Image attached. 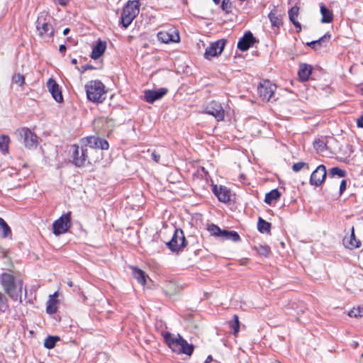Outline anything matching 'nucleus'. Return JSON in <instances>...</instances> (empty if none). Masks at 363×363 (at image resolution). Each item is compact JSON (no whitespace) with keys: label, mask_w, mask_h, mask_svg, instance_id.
<instances>
[{"label":"nucleus","mask_w":363,"mask_h":363,"mask_svg":"<svg viewBox=\"0 0 363 363\" xmlns=\"http://www.w3.org/2000/svg\"><path fill=\"white\" fill-rule=\"evenodd\" d=\"M213 192L221 202L227 203L230 199V191L225 186H220L218 187L215 185L213 187Z\"/></svg>","instance_id":"a211bd4d"},{"label":"nucleus","mask_w":363,"mask_h":363,"mask_svg":"<svg viewBox=\"0 0 363 363\" xmlns=\"http://www.w3.org/2000/svg\"><path fill=\"white\" fill-rule=\"evenodd\" d=\"M230 328L233 330V334L236 335L240 330V322L238 316L235 315L233 320L230 323Z\"/></svg>","instance_id":"ea45409f"},{"label":"nucleus","mask_w":363,"mask_h":363,"mask_svg":"<svg viewBox=\"0 0 363 363\" xmlns=\"http://www.w3.org/2000/svg\"><path fill=\"white\" fill-rule=\"evenodd\" d=\"M312 70L313 67L311 65L306 63L300 64L298 72L300 80L302 82L307 81L312 73Z\"/></svg>","instance_id":"412c9836"},{"label":"nucleus","mask_w":363,"mask_h":363,"mask_svg":"<svg viewBox=\"0 0 363 363\" xmlns=\"http://www.w3.org/2000/svg\"><path fill=\"white\" fill-rule=\"evenodd\" d=\"M69 1V0H58V2L61 6H66Z\"/></svg>","instance_id":"864d4df0"},{"label":"nucleus","mask_w":363,"mask_h":363,"mask_svg":"<svg viewBox=\"0 0 363 363\" xmlns=\"http://www.w3.org/2000/svg\"><path fill=\"white\" fill-rule=\"evenodd\" d=\"M47 87L57 102L61 103L63 101L61 89L55 79L50 78L47 82Z\"/></svg>","instance_id":"dca6fc26"},{"label":"nucleus","mask_w":363,"mask_h":363,"mask_svg":"<svg viewBox=\"0 0 363 363\" xmlns=\"http://www.w3.org/2000/svg\"><path fill=\"white\" fill-rule=\"evenodd\" d=\"M277 86L269 80L264 79L259 82L257 87L259 96L262 101H269L273 96Z\"/></svg>","instance_id":"1a4fd4ad"},{"label":"nucleus","mask_w":363,"mask_h":363,"mask_svg":"<svg viewBox=\"0 0 363 363\" xmlns=\"http://www.w3.org/2000/svg\"><path fill=\"white\" fill-rule=\"evenodd\" d=\"M18 141L24 145L26 148L34 149L38 145V137L27 128L18 129L15 133Z\"/></svg>","instance_id":"423d86ee"},{"label":"nucleus","mask_w":363,"mask_h":363,"mask_svg":"<svg viewBox=\"0 0 363 363\" xmlns=\"http://www.w3.org/2000/svg\"><path fill=\"white\" fill-rule=\"evenodd\" d=\"M320 10L322 15L321 22L323 23H331L333 20V12L323 3L320 4Z\"/></svg>","instance_id":"5701e85b"},{"label":"nucleus","mask_w":363,"mask_h":363,"mask_svg":"<svg viewBox=\"0 0 363 363\" xmlns=\"http://www.w3.org/2000/svg\"><path fill=\"white\" fill-rule=\"evenodd\" d=\"M8 308L6 296H0V311L5 312Z\"/></svg>","instance_id":"49530a36"},{"label":"nucleus","mask_w":363,"mask_h":363,"mask_svg":"<svg viewBox=\"0 0 363 363\" xmlns=\"http://www.w3.org/2000/svg\"><path fill=\"white\" fill-rule=\"evenodd\" d=\"M11 297L13 298L15 301L18 300V298H19V301L22 302V296H11Z\"/></svg>","instance_id":"6e6d98bb"},{"label":"nucleus","mask_w":363,"mask_h":363,"mask_svg":"<svg viewBox=\"0 0 363 363\" xmlns=\"http://www.w3.org/2000/svg\"><path fill=\"white\" fill-rule=\"evenodd\" d=\"M60 340V337L57 336H48L44 342V346L47 349H52L55 347L57 341Z\"/></svg>","instance_id":"f704fd0d"},{"label":"nucleus","mask_w":363,"mask_h":363,"mask_svg":"<svg viewBox=\"0 0 363 363\" xmlns=\"http://www.w3.org/2000/svg\"><path fill=\"white\" fill-rule=\"evenodd\" d=\"M160 154H159L156 150H152L151 152V159L155 162L158 163L160 160Z\"/></svg>","instance_id":"09e8293b"},{"label":"nucleus","mask_w":363,"mask_h":363,"mask_svg":"<svg viewBox=\"0 0 363 363\" xmlns=\"http://www.w3.org/2000/svg\"><path fill=\"white\" fill-rule=\"evenodd\" d=\"M98 136H88L82 139V143L84 145L82 147H89L93 150L97 146Z\"/></svg>","instance_id":"7c9ffc66"},{"label":"nucleus","mask_w":363,"mask_h":363,"mask_svg":"<svg viewBox=\"0 0 363 363\" xmlns=\"http://www.w3.org/2000/svg\"><path fill=\"white\" fill-rule=\"evenodd\" d=\"M306 167L307 169H309V166L308 163L303 162H299L294 163L292 166V169L294 172H297L302 169L303 167Z\"/></svg>","instance_id":"37998d69"},{"label":"nucleus","mask_w":363,"mask_h":363,"mask_svg":"<svg viewBox=\"0 0 363 363\" xmlns=\"http://www.w3.org/2000/svg\"><path fill=\"white\" fill-rule=\"evenodd\" d=\"M347 174L345 170L339 168L338 167H333L330 169L328 175L330 177H334L337 176L339 178L345 177Z\"/></svg>","instance_id":"72a5a7b5"},{"label":"nucleus","mask_w":363,"mask_h":363,"mask_svg":"<svg viewBox=\"0 0 363 363\" xmlns=\"http://www.w3.org/2000/svg\"><path fill=\"white\" fill-rule=\"evenodd\" d=\"M67 48L65 45H60L59 48V51L61 52L63 55L65 54Z\"/></svg>","instance_id":"603ef678"},{"label":"nucleus","mask_w":363,"mask_h":363,"mask_svg":"<svg viewBox=\"0 0 363 363\" xmlns=\"http://www.w3.org/2000/svg\"><path fill=\"white\" fill-rule=\"evenodd\" d=\"M0 281L5 292L9 295L22 293L23 282L20 280L16 281L13 274L6 272L2 273L0 277Z\"/></svg>","instance_id":"20e7f679"},{"label":"nucleus","mask_w":363,"mask_h":363,"mask_svg":"<svg viewBox=\"0 0 363 363\" xmlns=\"http://www.w3.org/2000/svg\"><path fill=\"white\" fill-rule=\"evenodd\" d=\"M106 48V41L99 40L96 44L93 47L91 57L93 60L99 59L105 52Z\"/></svg>","instance_id":"aec40b11"},{"label":"nucleus","mask_w":363,"mask_h":363,"mask_svg":"<svg viewBox=\"0 0 363 363\" xmlns=\"http://www.w3.org/2000/svg\"><path fill=\"white\" fill-rule=\"evenodd\" d=\"M213 361V357L211 355H208L203 363H210Z\"/></svg>","instance_id":"5fc2aeb1"},{"label":"nucleus","mask_w":363,"mask_h":363,"mask_svg":"<svg viewBox=\"0 0 363 363\" xmlns=\"http://www.w3.org/2000/svg\"><path fill=\"white\" fill-rule=\"evenodd\" d=\"M204 113L213 116L218 121H222L225 118V111L220 103L212 101L206 105Z\"/></svg>","instance_id":"9d476101"},{"label":"nucleus","mask_w":363,"mask_h":363,"mask_svg":"<svg viewBox=\"0 0 363 363\" xmlns=\"http://www.w3.org/2000/svg\"><path fill=\"white\" fill-rule=\"evenodd\" d=\"M71 63H72V65H77V59H72V60H71Z\"/></svg>","instance_id":"13d9d810"},{"label":"nucleus","mask_w":363,"mask_h":363,"mask_svg":"<svg viewBox=\"0 0 363 363\" xmlns=\"http://www.w3.org/2000/svg\"><path fill=\"white\" fill-rule=\"evenodd\" d=\"M348 315L350 317H354V318L363 317V308H362L360 307L354 308L352 310H351L349 312Z\"/></svg>","instance_id":"79ce46f5"},{"label":"nucleus","mask_w":363,"mask_h":363,"mask_svg":"<svg viewBox=\"0 0 363 363\" xmlns=\"http://www.w3.org/2000/svg\"><path fill=\"white\" fill-rule=\"evenodd\" d=\"M357 125L359 128H363V115L357 119Z\"/></svg>","instance_id":"3c124183"},{"label":"nucleus","mask_w":363,"mask_h":363,"mask_svg":"<svg viewBox=\"0 0 363 363\" xmlns=\"http://www.w3.org/2000/svg\"><path fill=\"white\" fill-rule=\"evenodd\" d=\"M251 296H238L240 300H236V301H240V307L244 310L247 311L250 308H257V306H255L252 301L250 300Z\"/></svg>","instance_id":"cd10ccee"},{"label":"nucleus","mask_w":363,"mask_h":363,"mask_svg":"<svg viewBox=\"0 0 363 363\" xmlns=\"http://www.w3.org/2000/svg\"><path fill=\"white\" fill-rule=\"evenodd\" d=\"M76 69H77L82 74H83L89 69H94L95 67L91 65L87 64L82 66L80 68L79 67H76Z\"/></svg>","instance_id":"de8ad7c7"},{"label":"nucleus","mask_w":363,"mask_h":363,"mask_svg":"<svg viewBox=\"0 0 363 363\" xmlns=\"http://www.w3.org/2000/svg\"><path fill=\"white\" fill-rule=\"evenodd\" d=\"M13 81L21 86L25 83V77L21 74H16L13 76Z\"/></svg>","instance_id":"a18cd8bd"},{"label":"nucleus","mask_w":363,"mask_h":363,"mask_svg":"<svg viewBox=\"0 0 363 363\" xmlns=\"http://www.w3.org/2000/svg\"><path fill=\"white\" fill-rule=\"evenodd\" d=\"M347 186V181L345 179H343L341 181L340 185V194H342L346 189Z\"/></svg>","instance_id":"8fccbe9b"},{"label":"nucleus","mask_w":363,"mask_h":363,"mask_svg":"<svg viewBox=\"0 0 363 363\" xmlns=\"http://www.w3.org/2000/svg\"><path fill=\"white\" fill-rule=\"evenodd\" d=\"M216 4H218L220 3V0H213Z\"/></svg>","instance_id":"bf43d9fd"},{"label":"nucleus","mask_w":363,"mask_h":363,"mask_svg":"<svg viewBox=\"0 0 363 363\" xmlns=\"http://www.w3.org/2000/svg\"><path fill=\"white\" fill-rule=\"evenodd\" d=\"M132 275L141 285H145L146 283V274L145 272L136 267H132Z\"/></svg>","instance_id":"b1692460"},{"label":"nucleus","mask_w":363,"mask_h":363,"mask_svg":"<svg viewBox=\"0 0 363 363\" xmlns=\"http://www.w3.org/2000/svg\"><path fill=\"white\" fill-rule=\"evenodd\" d=\"M108 147H109V144H108V141L104 138L98 137L97 146L96 147L95 149H101L103 150H106L108 149Z\"/></svg>","instance_id":"a19ab883"},{"label":"nucleus","mask_w":363,"mask_h":363,"mask_svg":"<svg viewBox=\"0 0 363 363\" xmlns=\"http://www.w3.org/2000/svg\"><path fill=\"white\" fill-rule=\"evenodd\" d=\"M167 88H160L157 90H146L144 92L145 100L149 104H153L155 101L162 99L167 93Z\"/></svg>","instance_id":"2eb2a0df"},{"label":"nucleus","mask_w":363,"mask_h":363,"mask_svg":"<svg viewBox=\"0 0 363 363\" xmlns=\"http://www.w3.org/2000/svg\"><path fill=\"white\" fill-rule=\"evenodd\" d=\"M186 243L183 230L175 229L172 239L166 245L172 252H178L183 250Z\"/></svg>","instance_id":"0eeeda50"},{"label":"nucleus","mask_w":363,"mask_h":363,"mask_svg":"<svg viewBox=\"0 0 363 363\" xmlns=\"http://www.w3.org/2000/svg\"><path fill=\"white\" fill-rule=\"evenodd\" d=\"M313 147L318 152H323L326 148V143L323 139H316L313 142Z\"/></svg>","instance_id":"4c0bfd02"},{"label":"nucleus","mask_w":363,"mask_h":363,"mask_svg":"<svg viewBox=\"0 0 363 363\" xmlns=\"http://www.w3.org/2000/svg\"><path fill=\"white\" fill-rule=\"evenodd\" d=\"M165 343L177 354H185L191 355L194 352V347L189 344L179 334L174 335L169 332H162V333Z\"/></svg>","instance_id":"f257e3e1"},{"label":"nucleus","mask_w":363,"mask_h":363,"mask_svg":"<svg viewBox=\"0 0 363 363\" xmlns=\"http://www.w3.org/2000/svg\"><path fill=\"white\" fill-rule=\"evenodd\" d=\"M272 363H281V362H279L278 361H275L274 362H272Z\"/></svg>","instance_id":"680f3d73"},{"label":"nucleus","mask_w":363,"mask_h":363,"mask_svg":"<svg viewBox=\"0 0 363 363\" xmlns=\"http://www.w3.org/2000/svg\"><path fill=\"white\" fill-rule=\"evenodd\" d=\"M271 223L266 221L261 217L259 218L257 222V230L261 233H270Z\"/></svg>","instance_id":"2f4dec72"},{"label":"nucleus","mask_w":363,"mask_h":363,"mask_svg":"<svg viewBox=\"0 0 363 363\" xmlns=\"http://www.w3.org/2000/svg\"><path fill=\"white\" fill-rule=\"evenodd\" d=\"M51 295H55V296H57V295H59L58 294V292L57 291H55L53 294H52Z\"/></svg>","instance_id":"052dcab7"},{"label":"nucleus","mask_w":363,"mask_h":363,"mask_svg":"<svg viewBox=\"0 0 363 363\" xmlns=\"http://www.w3.org/2000/svg\"><path fill=\"white\" fill-rule=\"evenodd\" d=\"M299 7L297 6H294L291 7L288 13L290 21L293 23L294 26L297 29V33H299L301 30V25L297 21V17L298 16Z\"/></svg>","instance_id":"4be33fe9"},{"label":"nucleus","mask_w":363,"mask_h":363,"mask_svg":"<svg viewBox=\"0 0 363 363\" xmlns=\"http://www.w3.org/2000/svg\"><path fill=\"white\" fill-rule=\"evenodd\" d=\"M344 243L346 245V247L350 249H354L360 247L361 242L359 240L356 239L353 227L352 228V233L350 239L347 240L346 238H345Z\"/></svg>","instance_id":"a878e982"},{"label":"nucleus","mask_w":363,"mask_h":363,"mask_svg":"<svg viewBox=\"0 0 363 363\" xmlns=\"http://www.w3.org/2000/svg\"><path fill=\"white\" fill-rule=\"evenodd\" d=\"M255 249L260 255L266 257H268L271 252L270 247L267 245H259V246L255 247Z\"/></svg>","instance_id":"58836bf2"},{"label":"nucleus","mask_w":363,"mask_h":363,"mask_svg":"<svg viewBox=\"0 0 363 363\" xmlns=\"http://www.w3.org/2000/svg\"><path fill=\"white\" fill-rule=\"evenodd\" d=\"M58 296H50L47 302L46 311L48 314H54L57 311V305L60 303V300L57 299Z\"/></svg>","instance_id":"393cba45"},{"label":"nucleus","mask_w":363,"mask_h":363,"mask_svg":"<svg viewBox=\"0 0 363 363\" xmlns=\"http://www.w3.org/2000/svg\"><path fill=\"white\" fill-rule=\"evenodd\" d=\"M281 196V194L277 189H274L265 195L264 202L271 205L274 201H277Z\"/></svg>","instance_id":"c85d7f7f"},{"label":"nucleus","mask_w":363,"mask_h":363,"mask_svg":"<svg viewBox=\"0 0 363 363\" xmlns=\"http://www.w3.org/2000/svg\"><path fill=\"white\" fill-rule=\"evenodd\" d=\"M138 1H129L123 7L120 23L124 28H127L138 15L140 9Z\"/></svg>","instance_id":"7ed1b4c3"},{"label":"nucleus","mask_w":363,"mask_h":363,"mask_svg":"<svg viewBox=\"0 0 363 363\" xmlns=\"http://www.w3.org/2000/svg\"><path fill=\"white\" fill-rule=\"evenodd\" d=\"M10 138L9 135H1L0 136V151L6 154L9 152V144Z\"/></svg>","instance_id":"473e14b6"},{"label":"nucleus","mask_w":363,"mask_h":363,"mask_svg":"<svg viewBox=\"0 0 363 363\" xmlns=\"http://www.w3.org/2000/svg\"><path fill=\"white\" fill-rule=\"evenodd\" d=\"M87 99L95 103H101L106 99V91L100 80H91L85 85Z\"/></svg>","instance_id":"f03ea898"},{"label":"nucleus","mask_w":363,"mask_h":363,"mask_svg":"<svg viewBox=\"0 0 363 363\" xmlns=\"http://www.w3.org/2000/svg\"><path fill=\"white\" fill-rule=\"evenodd\" d=\"M327 175L326 167L323 164H320L311 173L309 183L311 186L318 187L325 181Z\"/></svg>","instance_id":"f8f14e48"},{"label":"nucleus","mask_w":363,"mask_h":363,"mask_svg":"<svg viewBox=\"0 0 363 363\" xmlns=\"http://www.w3.org/2000/svg\"><path fill=\"white\" fill-rule=\"evenodd\" d=\"M71 214L70 211L62 214L58 219L52 223L53 233L55 235L67 233L71 227Z\"/></svg>","instance_id":"6e6552de"},{"label":"nucleus","mask_w":363,"mask_h":363,"mask_svg":"<svg viewBox=\"0 0 363 363\" xmlns=\"http://www.w3.org/2000/svg\"><path fill=\"white\" fill-rule=\"evenodd\" d=\"M70 30L68 28H66L63 30V35H66L69 33Z\"/></svg>","instance_id":"4d7b16f0"},{"label":"nucleus","mask_w":363,"mask_h":363,"mask_svg":"<svg viewBox=\"0 0 363 363\" xmlns=\"http://www.w3.org/2000/svg\"><path fill=\"white\" fill-rule=\"evenodd\" d=\"M157 38L164 43H178L180 40L179 32L174 28L160 31L157 33Z\"/></svg>","instance_id":"4468645a"},{"label":"nucleus","mask_w":363,"mask_h":363,"mask_svg":"<svg viewBox=\"0 0 363 363\" xmlns=\"http://www.w3.org/2000/svg\"><path fill=\"white\" fill-rule=\"evenodd\" d=\"M330 38L331 34L329 32H327L323 36L320 38L318 40L307 43V45H308L315 50H318L321 47H326L329 43Z\"/></svg>","instance_id":"6ab92c4d"},{"label":"nucleus","mask_w":363,"mask_h":363,"mask_svg":"<svg viewBox=\"0 0 363 363\" xmlns=\"http://www.w3.org/2000/svg\"><path fill=\"white\" fill-rule=\"evenodd\" d=\"M0 229L1 230V234L3 238H6L9 235L11 234V230L10 227L6 223V221L0 217Z\"/></svg>","instance_id":"c9c22d12"},{"label":"nucleus","mask_w":363,"mask_h":363,"mask_svg":"<svg viewBox=\"0 0 363 363\" xmlns=\"http://www.w3.org/2000/svg\"><path fill=\"white\" fill-rule=\"evenodd\" d=\"M208 230L211 235L221 238L223 230L220 229L217 225L211 224L208 226Z\"/></svg>","instance_id":"e433bc0d"},{"label":"nucleus","mask_w":363,"mask_h":363,"mask_svg":"<svg viewBox=\"0 0 363 363\" xmlns=\"http://www.w3.org/2000/svg\"><path fill=\"white\" fill-rule=\"evenodd\" d=\"M72 163L77 167H84L91 164L89 158V149L86 147L72 145Z\"/></svg>","instance_id":"39448f33"},{"label":"nucleus","mask_w":363,"mask_h":363,"mask_svg":"<svg viewBox=\"0 0 363 363\" xmlns=\"http://www.w3.org/2000/svg\"><path fill=\"white\" fill-rule=\"evenodd\" d=\"M36 29L40 36L45 35L52 38L54 35L55 30L49 21H46L45 18H43V15L38 17L36 21Z\"/></svg>","instance_id":"ddd939ff"},{"label":"nucleus","mask_w":363,"mask_h":363,"mask_svg":"<svg viewBox=\"0 0 363 363\" xmlns=\"http://www.w3.org/2000/svg\"><path fill=\"white\" fill-rule=\"evenodd\" d=\"M268 17L273 27L279 28L282 24L281 18L280 16L277 15L275 9L269 12Z\"/></svg>","instance_id":"c756f323"},{"label":"nucleus","mask_w":363,"mask_h":363,"mask_svg":"<svg viewBox=\"0 0 363 363\" xmlns=\"http://www.w3.org/2000/svg\"><path fill=\"white\" fill-rule=\"evenodd\" d=\"M221 240H232L233 242H238L241 240L239 234L234 230H223Z\"/></svg>","instance_id":"bb28decb"},{"label":"nucleus","mask_w":363,"mask_h":363,"mask_svg":"<svg viewBox=\"0 0 363 363\" xmlns=\"http://www.w3.org/2000/svg\"><path fill=\"white\" fill-rule=\"evenodd\" d=\"M221 9L227 13L231 11L232 3L230 0H223L221 4Z\"/></svg>","instance_id":"c03bdc74"},{"label":"nucleus","mask_w":363,"mask_h":363,"mask_svg":"<svg viewBox=\"0 0 363 363\" xmlns=\"http://www.w3.org/2000/svg\"><path fill=\"white\" fill-rule=\"evenodd\" d=\"M256 38L250 31L246 32L238 43V48L246 51L256 43Z\"/></svg>","instance_id":"f3484780"},{"label":"nucleus","mask_w":363,"mask_h":363,"mask_svg":"<svg viewBox=\"0 0 363 363\" xmlns=\"http://www.w3.org/2000/svg\"><path fill=\"white\" fill-rule=\"evenodd\" d=\"M226 43V40L220 39L212 43L206 50L204 57L207 60H211L213 57H216L221 54Z\"/></svg>","instance_id":"9b49d317"}]
</instances>
